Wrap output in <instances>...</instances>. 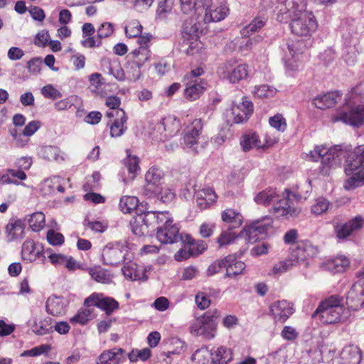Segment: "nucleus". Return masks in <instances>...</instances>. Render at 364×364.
I'll list each match as a JSON object with an SVG mask.
<instances>
[{
	"label": "nucleus",
	"mask_w": 364,
	"mask_h": 364,
	"mask_svg": "<svg viewBox=\"0 0 364 364\" xmlns=\"http://www.w3.org/2000/svg\"><path fill=\"white\" fill-rule=\"evenodd\" d=\"M154 197H157V198L160 199L164 203H171L174 200L176 193L172 188L168 186H159L157 193Z\"/></svg>",
	"instance_id": "56"
},
{
	"label": "nucleus",
	"mask_w": 364,
	"mask_h": 364,
	"mask_svg": "<svg viewBox=\"0 0 364 364\" xmlns=\"http://www.w3.org/2000/svg\"><path fill=\"white\" fill-rule=\"evenodd\" d=\"M225 259H228L225 267L227 277H235L244 273L246 265L243 262L237 261L232 255H228Z\"/></svg>",
	"instance_id": "40"
},
{
	"label": "nucleus",
	"mask_w": 364,
	"mask_h": 364,
	"mask_svg": "<svg viewBox=\"0 0 364 364\" xmlns=\"http://www.w3.org/2000/svg\"><path fill=\"white\" fill-rule=\"evenodd\" d=\"M272 223L271 217H262L247 225L241 232V236L245 237L247 242L254 243L258 240L259 235L267 233L272 228Z\"/></svg>",
	"instance_id": "12"
},
{
	"label": "nucleus",
	"mask_w": 364,
	"mask_h": 364,
	"mask_svg": "<svg viewBox=\"0 0 364 364\" xmlns=\"http://www.w3.org/2000/svg\"><path fill=\"white\" fill-rule=\"evenodd\" d=\"M55 185H58V176L46 178L41 186V191L44 196H50L55 191Z\"/></svg>",
	"instance_id": "57"
},
{
	"label": "nucleus",
	"mask_w": 364,
	"mask_h": 364,
	"mask_svg": "<svg viewBox=\"0 0 364 364\" xmlns=\"http://www.w3.org/2000/svg\"><path fill=\"white\" fill-rule=\"evenodd\" d=\"M181 128V122L174 116H168L164 117L159 123L156 125L158 131H164L167 132L166 137H170L175 135L178 132Z\"/></svg>",
	"instance_id": "32"
},
{
	"label": "nucleus",
	"mask_w": 364,
	"mask_h": 364,
	"mask_svg": "<svg viewBox=\"0 0 364 364\" xmlns=\"http://www.w3.org/2000/svg\"><path fill=\"white\" fill-rule=\"evenodd\" d=\"M185 242L191 245L193 255H198L201 254L207 249V244L203 240H195L191 236L187 235Z\"/></svg>",
	"instance_id": "60"
},
{
	"label": "nucleus",
	"mask_w": 364,
	"mask_h": 364,
	"mask_svg": "<svg viewBox=\"0 0 364 364\" xmlns=\"http://www.w3.org/2000/svg\"><path fill=\"white\" fill-rule=\"evenodd\" d=\"M308 0H277L274 12L277 20L287 23L307 11Z\"/></svg>",
	"instance_id": "5"
},
{
	"label": "nucleus",
	"mask_w": 364,
	"mask_h": 364,
	"mask_svg": "<svg viewBox=\"0 0 364 364\" xmlns=\"http://www.w3.org/2000/svg\"><path fill=\"white\" fill-rule=\"evenodd\" d=\"M222 220L224 223H230V228H236L242 223V216L235 210L232 208L225 209L221 214Z\"/></svg>",
	"instance_id": "43"
},
{
	"label": "nucleus",
	"mask_w": 364,
	"mask_h": 364,
	"mask_svg": "<svg viewBox=\"0 0 364 364\" xmlns=\"http://www.w3.org/2000/svg\"><path fill=\"white\" fill-rule=\"evenodd\" d=\"M127 246L122 242L107 244L102 250V262L105 265H118L125 257Z\"/></svg>",
	"instance_id": "10"
},
{
	"label": "nucleus",
	"mask_w": 364,
	"mask_h": 364,
	"mask_svg": "<svg viewBox=\"0 0 364 364\" xmlns=\"http://www.w3.org/2000/svg\"><path fill=\"white\" fill-rule=\"evenodd\" d=\"M108 73L119 81L125 80V73L117 59L109 60L107 62Z\"/></svg>",
	"instance_id": "49"
},
{
	"label": "nucleus",
	"mask_w": 364,
	"mask_h": 364,
	"mask_svg": "<svg viewBox=\"0 0 364 364\" xmlns=\"http://www.w3.org/2000/svg\"><path fill=\"white\" fill-rule=\"evenodd\" d=\"M350 265V260L344 255H339L324 263V268L332 274L343 273Z\"/></svg>",
	"instance_id": "33"
},
{
	"label": "nucleus",
	"mask_w": 364,
	"mask_h": 364,
	"mask_svg": "<svg viewBox=\"0 0 364 364\" xmlns=\"http://www.w3.org/2000/svg\"><path fill=\"white\" fill-rule=\"evenodd\" d=\"M342 95L338 91L327 92L324 95L317 96L313 100V104L320 109H324L333 107L340 102Z\"/></svg>",
	"instance_id": "28"
},
{
	"label": "nucleus",
	"mask_w": 364,
	"mask_h": 364,
	"mask_svg": "<svg viewBox=\"0 0 364 364\" xmlns=\"http://www.w3.org/2000/svg\"><path fill=\"white\" fill-rule=\"evenodd\" d=\"M164 176L163 171L158 167H151L145 174L146 184L142 192L147 198H153L159 189L160 181Z\"/></svg>",
	"instance_id": "16"
},
{
	"label": "nucleus",
	"mask_w": 364,
	"mask_h": 364,
	"mask_svg": "<svg viewBox=\"0 0 364 364\" xmlns=\"http://www.w3.org/2000/svg\"><path fill=\"white\" fill-rule=\"evenodd\" d=\"M142 26L138 20L130 21L125 27V33L129 38H136L141 34Z\"/></svg>",
	"instance_id": "58"
},
{
	"label": "nucleus",
	"mask_w": 364,
	"mask_h": 364,
	"mask_svg": "<svg viewBox=\"0 0 364 364\" xmlns=\"http://www.w3.org/2000/svg\"><path fill=\"white\" fill-rule=\"evenodd\" d=\"M269 311L276 322L284 323L293 314L294 309L290 302L282 300L272 304Z\"/></svg>",
	"instance_id": "21"
},
{
	"label": "nucleus",
	"mask_w": 364,
	"mask_h": 364,
	"mask_svg": "<svg viewBox=\"0 0 364 364\" xmlns=\"http://www.w3.org/2000/svg\"><path fill=\"white\" fill-rule=\"evenodd\" d=\"M361 360V352L356 346H345L339 356L333 360V364H359Z\"/></svg>",
	"instance_id": "22"
},
{
	"label": "nucleus",
	"mask_w": 364,
	"mask_h": 364,
	"mask_svg": "<svg viewBox=\"0 0 364 364\" xmlns=\"http://www.w3.org/2000/svg\"><path fill=\"white\" fill-rule=\"evenodd\" d=\"M124 276L132 281L146 280V269L132 261L127 262L122 269Z\"/></svg>",
	"instance_id": "26"
},
{
	"label": "nucleus",
	"mask_w": 364,
	"mask_h": 364,
	"mask_svg": "<svg viewBox=\"0 0 364 364\" xmlns=\"http://www.w3.org/2000/svg\"><path fill=\"white\" fill-rule=\"evenodd\" d=\"M342 58L348 66H353L358 61V55L362 53L358 33L343 34Z\"/></svg>",
	"instance_id": "9"
},
{
	"label": "nucleus",
	"mask_w": 364,
	"mask_h": 364,
	"mask_svg": "<svg viewBox=\"0 0 364 364\" xmlns=\"http://www.w3.org/2000/svg\"><path fill=\"white\" fill-rule=\"evenodd\" d=\"M126 358L125 351L122 348H113L104 351L98 358L97 364H119Z\"/></svg>",
	"instance_id": "30"
},
{
	"label": "nucleus",
	"mask_w": 364,
	"mask_h": 364,
	"mask_svg": "<svg viewBox=\"0 0 364 364\" xmlns=\"http://www.w3.org/2000/svg\"><path fill=\"white\" fill-rule=\"evenodd\" d=\"M360 101L356 89H353L345 97L346 107L338 111L331 117L333 122H342L353 127L364 125V105H357Z\"/></svg>",
	"instance_id": "2"
},
{
	"label": "nucleus",
	"mask_w": 364,
	"mask_h": 364,
	"mask_svg": "<svg viewBox=\"0 0 364 364\" xmlns=\"http://www.w3.org/2000/svg\"><path fill=\"white\" fill-rule=\"evenodd\" d=\"M209 0H180L181 10L191 17L200 16L203 5H207Z\"/></svg>",
	"instance_id": "34"
},
{
	"label": "nucleus",
	"mask_w": 364,
	"mask_h": 364,
	"mask_svg": "<svg viewBox=\"0 0 364 364\" xmlns=\"http://www.w3.org/2000/svg\"><path fill=\"white\" fill-rule=\"evenodd\" d=\"M345 166L348 167V171L355 169L364 171V145L355 147L348 154Z\"/></svg>",
	"instance_id": "24"
},
{
	"label": "nucleus",
	"mask_w": 364,
	"mask_h": 364,
	"mask_svg": "<svg viewBox=\"0 0 364 364\" xmlns=\"http://www.w3.org/2000/svg\"><path fill=\"white\" fill-rule=\"evenodd\" d=\"M217 74L220 78L230 83H238L247 77L249 68L247 64L239 63L236 59L231 58L220 64Z\"/></svg>",
	"instance_id": "6"
},
{
	"label": "nucleus",
	"mask_w": 364,
	"mask_h": 364,
	"mask_svg": "<svg viewBox=\"0 0 364 364\" xmlns=\"http://www.w3.org/2000/svg\"><path fill=\"white\" fill-rule=\"evenodd\" d=\"M232 111L233 122L237 124L241 123L246 121L252 114L253 104L251 101L243 98L242 102L232 107Z\"/></svg>",
	"instance_id": "23"
},
{
	"label": "nucleus",
	"mask_w": 364,
	"mask_h": 364,
	"mask_svg": "<svg viewBox=\"0 0 364 364\" xmlns=\"http://www.w3.org/2000/svg\"><path fill=\"white\" fill-rule=\"evenodd\" d=\"M269 123L272 127L280 132H284L287 129L286 119L279 114L271 117Z\"/></svg>",
	"instance_id": "63"
},
{
	"label": "nucleus",
	"mask_w": 364,
	"mask_h": 364,
	"mask_svg": "<svg viewBox=\"0 0 364 364\" xmlns=\"http://www.w3.org/2000/svg\"><path fill=\"white\" fill-rule=\"evenodd\" d=\"M38 154L43 159L50 161H59L63 160V156L60 155V149L53 146H45L41 147L38 150Z\"/></svg>",
	"instance_id": "45"
},
{
	"label": "nucleus",
	"mask_w": 364,
	"mask_h": 364,
	"mask_svg": "<svg viewBox=\"0 0 364 364\" xmlns=\"http://www.w3.org/2000/svg\"><path fill=\"white\" fill-rule=\"evenodd\" d=\"M206 85V82L200 79H191L187 82L184 91L186 98L190 101L199 98L204 92Z\"/></svg>",
	"instance_id": "31"
},
{
	"label": "nucleus",
	"mask_w": 364,
	"mask_h": 364,
	"mask_svg": "<svg viewBox=\"0 0 364 364\" xmlns=\"http://www.w3.org/2000/svg\"><path fill=\"white\" fill-rule=\"evenodd\" d=\"M211 351L213 364H227L232 358L231 350L226 347L220 346Z\"/></svg>",
	"instance_id": "42"
},
{
	"label": "nucleus",
	"mask_w": 364,
	"mask_h": 364,
	"mask_svg": "<svg viewBox=\"0 0 364 364\" xmlns=\"http://www.w3.org/2000/svg\"><path fill=\"white\" fill-rule=\"evenodd\" d=\"M174 0H164L159 4L156 14L160 19H164L172 11Z\"/></svg>",
	"instance_id": "59"
},
{
	"label": "nucleus",
	"mask_w": 364,
	"mask_h": 364,
	"mask_svg": "<svg viewBox=\"0 0 364 364\" xmlns=\"http://www.w3.org/2000/svg\"><path fill=\"white\" fill-rule=\"evenodd\" d=\"M289 258L294 266L298 264H303L304 267H307L309 265V262H307L304 252L301 251L299 243L297 244L296 247L291 250Z\"/></svg>",
	"instance_id": "54"
},
{
	"label": "nucleus",
	"mask_w": 364,
	"mask_h": 364,
	"mask_svg": "<svg viewBox=\"0 0 364 364\" xmlns=\"http://www.w3.org/2000/svg\"><path fill=\"white\" fill-rule=\"evenodd\" d=\"M330 203L324 198L316 199L315 203L311 207V213L316 215H319L325 213L329 208Z\"/></svg>",
	"instance_id": "61"
},
{
	"label": "nucleus",
	"mask_w": 364,
	"mask_h": 364,
	"mask_svg": "<svg viewBox=\"0 0 364 364\" xmlns=\"http://www.w3.org/2000/svg\"><path fill=\"white\" fill-rule=\"evenodd\" d=\"M124 161L129 173L131 175L130 178L134 179L140 171L139 157L132 155L129 150H127V158Z\"/></svg>",
	"instance_id": "46"
},
{
	"label": "nucleus",
	"mask_w": 364,
	"mask_h": 364,
	"mask_svg": "<svg viewBox=\"0 0 364 364\" xmlns=\"http://www.w3.org/2000/svg\"><path fill=\"white\" fill-rule=\"evenodd\" d=\"M6 231L9 241L21 240L24 236V225L20 220H10Z\"/></svg>",
	"instance_id": "39"
},
{
	"label": "nucleus",
	"mask_w": 364,
	"mask_h": 364,
	"mask_svg": "<svg viewBox=\"0 0 364 364\" xmlns=\"http://www.w3.org/2000/svg\"><path fill=\"white\" fill-rule=\"evenodd\" d=\"M139 204V200L135 196H124L119 200V207L124 213H130L134 210Z\"/></svg>",
	"instance_id": "48"
},
{
	"label": "nucleus",
	"mask_w": 364,
	"mask_h": 364,
	"mask_svg": "<svg viewBox=\"0 0 364 364\" xmlns=\"http://www.w3.org/2000/svg\"><path fill=\"white\" fill-rule=\"evenodd\" d=\"M217 195L211 188H204L196 193V201L197 206L201 210L207 209L215 203Z\"/></svg>",
	"instance_id": "27"
},
{
	"label": "nucleus",
	"mask_w": 364,
	"mask_h": 364,
	"mask_svg": "<svg viewBox=\"0 0 364 364\" xmlns=\"http://www.w3.org/2000/svg\"><path fill=\"white\" fill-rule=\"evenodd\" d=\"M136 63L143 66V65L151 60V53L148 46H139L133 51Z\"/></svg>",
	"instance_id": "51"
},
{
	"label": "nucleus",
	"mask_w": 364,
	"mask_h": 364,
	"mask_svg": "<svg viewBox=\"0 0 364 364\" xmlns=\"http://www.w3.org/2000/svg\"><path fill=\"white\" fill-rule=\"evenodd\" d=\"M28 225L33 231H40L45 225L44 214L41 212L31 214L28 219Z\"/></svg>",
	"instance_id": "55"
},
{
	"label": "nucleus",
	"mask_w": 364,
	"mask_h": 364,
	"mask_svg": "<svg viewBox=\"0 0 364 364\" xmlns=\"http://www.w3.org/2000/svg\"><path fill=\"white\" fill-rule=\"evenodd\" d=\"M115 117L117 119H114L110 127V135L112 137H119L122 136L127 129L125 124L127 122V117L123 109L117 111V116Z\"/></svg>",
	"instance_id": "38"
},
{
	"label": "nucleus",
	"mask_w": 364,
	"mask_h": 364,
	"mask_svg": "<svg viewBox=\"0 0 364 364\" xmlns=\"http://www.w3.org/2000/svg\"><path fill=\"white\" fill-rule=\"evenodd\" d=\"M92 279L99 283L109 284L112 281V276L106 269L100 267H95L87 269Z\"/></svg>",
	"instance_id": "44"
},
{
	"label": "nucleus",
	"mask_w": 364,
	"mask_h": 364,
	"mask_svg": "<svg viewBox=\"0 0 364 364\" xmlns=\"http://www.w3.org/2000/svg\"><path fill=\"white\" fill-rule=\"evenodd\" d=\"M68 301L62 296H50L46 301V311L53 316L64 315L66 312Z\"/></svg>",
	"instance_id": "25"
},
{
	"label": "nucleus",
	"mask_w": 364,
	"mask_h": 364,
	"mask_svg": "<svg viewBox=\"0 0 364 364\" xmlns=\"http://www.w3.org/2000/svg\"><path fill=\"white\" fill-rule=\"evenodd\" d=\"M96 316L93 306H85L77 311V313L70 318V322L73 324L85 325L88 321L92 320Z\"/></svg>",
	"instance_id": "41"
},
{
	"label": "nucleus",
	"mask_w": 364,
	"mask_h": 364,
	"mask_svg": "<svg viewBox=\"0 0 364 364\" xmlns=\"http://www.w3.org/2000/svg\"><path fill=\"white\" fill-rule=\"evenodd\" d=\"M142 66L134 61L129 62L126 68L125 79L130 82H136L141 76Z\"/></svg>",
	"instance_id": "52"
},
{
	"label": "nucleus",
	"mask_w": 364,
	"mask_h": 364,
	"mask_svg": "<svg viewBox=\"0 0 364 364\" xmlns=\"http://www.w3.org/2000/svg\"><path fill=\"white\" fill-rule=\"evenodd\" d=\"M304 49V43L299 40L291 39L287 42L283 50L286 53L285 65L289 69L296 70L299 68L298 65L294 64L292 59L296 58V60H299V56L303 53Z\"/></svg>",
	"instance_id": "17"
},
{
	"label": "nucleus",
	"mask_w": 364,
	"mask_h": 364,
	"mask_svg": "<svg viewBox=\"0 0 364 364\" xmlns=\"http://www.w3.org/2000/svg\"><path fill=\"white\" fill-rule=\"evenodd\" d=\"M344 171L347 177L343 184L346 190H353L364 185V171L355 169L348 171V167L345 166Z\"/></svg>",
	"instance_id": "29"
},
{
	"label": "nucleus",
	"mask_w": 364,
	"mask_h": 364,
	"mask_svg": "<svg viewBox=\"0 0 364 364\" xmlns=\"http://www.w3.org/2000/svg\"><path fill=\"white\" fill-rule=\"evenodd\" d=\"M203 127L202 120L195 119L186 129L183 141L186 149L194 153L199 152V136Z\"/></svg>",
	"instance_id": "14"
},
{
	"label": "nucleus",
	"mask_w": 364,
	"mask_h": 364,
	"mask_svg": "<svg viewBox=\"0 0 364 364\" xmlns=\"http://www.w3.org/2000/svg\"><path fill=\"white\" fill-rule=\"evenodd\" d=\"M28 326L37 336L47 335L53 331V319L50 317L38 318L33 313L28 321Z\"/></svg>",
	"instance_id": "20"
},
{
	"label": "nucleus",
	"mask_w": 364,
	"mask_h": 364,
	"mask_svg": "<svg viewBox=\"0 0 364 364\" xmlns=\"http://www.w3.org/2000/svg\"><path fill=\"white\" fill-rule=\"evenodd\" d=\"M84 306L87 307L97 306L110 315L119 309V303L113 298L105 296L102 294L93 293L85 299Z\"/></svg>",
	"instance_id": "15"
},
{
	"label": "nucleus",
	"mask_w": 364,
	"mask_h": 364,
	"mask_svg": "<svg viewBox=\"0 0 364 364\" xmlns=\"http://www.w3.org/2000/svg\"><path fill=\"white\" fill-rule=\"evenodd\" d=\"M233 228L228 227L225 230H223L220 235L217 238V243L219 247H223L232 244L237 235L233 231Z\"/></svg>",
	"instance_id": "53"
},
{
	"label": "nucleus",
	"mask_w": 364,
	"mask_h": 364,
	"mask_svg": "<svg viewBox=\"0 0 364 364\" xmlns=\"http://www.w3.org/2000/svg\"><path fill=\"white\" fill-rule=\"evenodd\" d=\"M242 149L247 152L251 149H261L264 146L259 136L256 133H249L242 136L240 141Z\"/></svg>",
	"instance_id": "37"
},
{
	"label": "nucleus",
	"mask_w": 364,
	"mask_h": 364,
	"mask_svg": "<svg viewBox=\"0 0 364 364\" xmlns=\"http://www.w3.org/2000/svg\"><path fill=\"white\" fill-rule=\"evenodd\" d=\"M343 157H346V153L340 146L327 148L323 145H318L307 154V158L312 161H321V171L325 175L328 174V168L339 166Z\"/></svg>",
	"instance_id": "3"
},
{
	"label": "nucleus",
	"mask_w": 364,
	"mask_h": 364,
	"mask_svg": "<svg viewBox=\"0 0 364 364\" xmlns=\"http://www.w3.org/2000/svg\"><path fill=\"white\" fill-rule=\"evenodd\" d=\"M42 247L33 240L25 241L23 244L21 255L23 259L33 262L42 255Z\"/></svg>",
	"instance_id": "35"
},
{
	"label": "nucleus",
	"mask_w": 364,
	"mask_h": 364,
	"mask_svg": "<svg viewBox=\"0 0 364 364\" xmlns=\"http://www.w3.org/2000/svg\"><path fill=\"white\" fill-rule=\"evenodd\" d=\"M198 24L193 21L191 23L186 21L183 26V37L187 41L186 44L188 45L186 53L188 55H198L203 58L205 55V48L203 43L198 40Z\"/></svg>",
	"instance_id": "7"
},
{
	"label": "nucleus",
	"mask_w": 364,
	"mask_h": 364,
	"mask_svg": "<svg viewBox=\"0 0 364 364\" xmlns=\"http://www.w3.org/2000/svg\"><path fill=\"white\" fill-rule=\"evenodd\" d=\"M170 223L169 225L166 224L157 227L156 237L161 243L172 244L183 240L181 235L179 233L180 228L178 225L173 223V221Z\"/></svg>",
	"instance_id": "18"
},
{
	"label": "nucleus",
	"mask_w": 364,
	"mask_h": 364,
	"mask_svg": "<svg viewBox=\"0 0 364 364\" xmlns=\"http://www.w3.org/2000/svg\"><path fill=\"white\" fill-rule=\"evenodd\" d=\"M347 304L354 310L364 304V277L359 278L351 287L346 296Z\"/></svg>",
	"instance_id": "19"
},
{
	"label": "nucleus",
	"mask_w": 364,
	"mask_h": 364,
	"mask_svg": "<svg viewBox=\"0 0 364 364\" xmlns=\"http://www.w3.org/2000/svg\"><path fill=\"white\" fill-rule=\"evenodd\" d=\"M310 192H311V181H308L303 187H298L295 193L285 189L282 196H279L273 204L269 213L276 218L289 220L298 217L301 213V208L295 205L293 200H306Z\"/></svg>",
	"instance_id": "1"
},
{
	"label": "nucleus",
	"mask_w": 364,
	"mask_h": 364,
	"mask_svg": "<svg viewBox=\"0 0 364 364\" xmlns=\"http://www.w3.org/2000/svg\"><path fill=\"white\" fill-rule=\"evenodd\" d=\"M291 33L296 36H309L314 33L318 28V22L310 11H306L289 21Z\"/></svg>",
	"instance_id": "8"
},
{
	"label": "nucleus",
	"mask_w": 364,
	"mask_h": 364,
	"mask_svg": "<svg viewBox=\"0 0 364 364\" xmlns=\"http://www.w3.org/2000/svg\"><path fill=\"white\" fill-rule=\"evenodd\" d=\"M230 10L226 3H213L209 0L207 5H203L200 15L203 14L202 21L205 23H215L224 20Z\"/></svg>",
	"instance_id": "11"
},
{
	"label": "nucleus",
	"mask_w": 364,
	"mask_h": 364,
	"mask_svg": "<svg viewBox=\"0 0 364 364\" xmlns=\"http://www.w3.org/2000/svg\"><path fill=\"white\" fill-rule=\"evenodd\" d=\"M343 312L341 300L337 296H331L320 304L313 316L318 318L323 323L331 324L341 321Z\"/></svg>",
	"instance_id": "4"
},
{
	"label": "nucleus",
	"mask_w": 364,
	"mask_h": 364,
	"mask_svg": "<svg viewBox=\"0 0 364 364\" xmlns=\"http://www.w3.org/2000/svg\"><path fill=\"white\" fill-rule=\"evenodd\" d=\"M294 264L288 257L287 259L284 261H280L278 263L275 264L271 271V274H281L289 270L292 267H294Z\"/></svg>",
	"instance_id": "64"
},
{
	"label": "nucleus",
	"mask_w": 364,
	"mask_h": 364,
	"mask_svg": "<svg viewBox=\"0 0 364 364\" xmlns=\"http://www.w3.org/2000/svg\"><path fill=\"white\" fill-rule=\"evenodd\" d=\"M252 92L255 97L264 99L274 97L277 90L269 85H260L255 86Z\"/></svg>",
	"instance_id": "50"
},
{
	"label": "nucleus",
	"mask_w": 364,
	"mask_h": 364,
	"mask_svg": "<svg viewBox=\"0 0 364 364\" xmlns=\"http://www.w3.org/2000/svg\"><path fill=\"white\" fill-rule=\"evenodd\" d=\"M121 103L119 97L117 96H109L106 99V105L111 109L110 111L107 112V116L109 118L117 116V111L121 109H117Z\"/></svg>",
	"instance_id": "62"
},
{
	"label": "nucleus",
	"mask_w": 364,
	"mask_h": 364,
	"mask_svg": "<svg viewBox=\"0 0 364 364\" xmlns=\"http://www.w3.org/2000/svg\"><path fill=\"white\" fill-rule=\"evenodd\" d=\"M212 355L211 350L207 348H201L193 354L192 360L196 364H213Z\"/></svg>",
	"instance_id": "47"
},
{
	"label": "nucleus",
	"mask_w": 364,
	"mask_h": 364,
	"mask_svg": "<svg viewBox=\"0 0 364 364\" xmlns=\"http://www.w3.org/2000/svg\"><path fill=\"white\" fill-rule=\"evenodd\" d=\"M279 197V194L277 189L269 188L257 193L254 197V200L258 205L267 206L272 203L274 204Z\"/></svg>",
	"instance_id": "36"
},
{
	"label": "nucleus",
	"mask_w": 364,
	"mask_h": 364,
	"mask_svg": "<svg viewBox=\"0 0 364 364\" xmlns=\"http://www.w3.org/2000/svg\"><path fill=\"white\" fill-rule=\"evenodd\" d=\"M210 316H203L191 326V333L194 336H202L205 339H213L217 332V323L210 320Z\"/></svg>",
	"instance_id": "13"
}]
</instances>
